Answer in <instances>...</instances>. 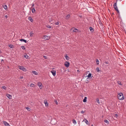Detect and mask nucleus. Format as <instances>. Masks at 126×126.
Here are the masks:
<instances>
[{
  "label": "nucleus",
  "instance_id": "f257e3e1",
  "mask_svg": "<svg viewBox=\"0 0 126 126\" xmlns=\"http://www.w3.org/2000/svg\"><path fill=\"white\" fill-rule=\"evenodd\" d=\"M118 99L120 100H123L124 99L123 94L122 93H119L118 94Z\"/></svg>",
  "mask_w": 126,
  "mask_h": 126
},
{
  "label": "nucleus",
  "instance_id": "f03ea898",
  "mask_svg": "<svg viewBox=\"0 0 126 126\" xmlns=\"http://www.w3.org/2000/svg\"><path fill=\"white\" fill-rule=\"evenodd\" d=\"M19 69L24 71H26V68L22 66H19Z\"/></svg>",
  "mask_w": 126,
  "mask_h": 126
},
{
  "label": "nucleus",
  "instance_id": "7ed1b4c3",
  "mask_svg": "<svg viewBox=\"0 0 126 126\" xmlns=\"http://www.w3.org/2000/svg\"><path fill=\"white\" fill-rule=\"evenodd\" d=\"M64 65L66 67H68L69 66L70 64L68 62L66 61L65 62Z\"/></svg>",
  "mask_w": 126,
  "mask_h": 126
},
{
  "label": "nucleus",
  "instance_id": "20e7f679",
  "mask_svg": "<svg viewBox=\"0 0 126 126\" xmlns=\"http://www.w3.org/2000/svg\"><path fill=\"white\" fill-rule=\"evenodd\" d=\"M40 89H41L42 87V83L40 82H38L37 83Z\"/></svg>",
  "mask_w": 126,
  "mask_h": 126
},
{
  "label": "nucleus",
  "instance_id": "39448f33",
  "mask_svg": "<svg viewBox=\"0 0 126 126\" xmlns=\"http://www.w3.org/2000/svg\"><path fill=\"white\" fill-rule=\"evenodd\" d=\"M51 72L52 73L54 76H55L56 75V71L53 70L51 71Z\"/></svg>",
  "mask_w": 126,
  "mask_h": 126
},
{
  "label": "nucleus",
  "instance_id": "423d86ee",
  "mask_svg": "<svg viewBox=\"0 0 126 126\" xmlns=\"http://www.w3.org/2000/svg\"><path fill=\"white\" fill-rule=\"evenodd\" d=\"M91 75H92L91 73H89L88 75L87 76V77H88L87 79H91L92 78Z\"/></svg>",
  "mask_w": 126,
  "mask_h": 126
},
{
  "label": "nucleus",
  "instance_id": "0eeeda50",
  "mask_svg": "<svg viewBox=\"0 0 126 126\" xmlns=\"http://www.w3.org/2000/svg\"><path fill=\"white\" fill-rule=\"evenodd\" d=\"M3 123L5 126H10L9 124L6 121H3Z\"/></svg>",
  "mask_w": 126,
  "mask_h": 126
},
{
  "label": "nucleus",
  "instance_id": "6e6552de",
  "mask_svg": "<svg viewBox=\"0 0 126 126\" xmlns=\"http://www.w3.org/2000/svg\"><path fill=\"white\" fill-rule=\"evenodd\" d=\"M45 39L46 40H48L50 39V37L49 36L45 35L44 36Z\"/></svg>",
  "mask_w": 126,
  "mask_h": 126
},
{
  "label": "nucleus",
  "instance_id": "1a4fd4ad",
  "mask_svg": "<svg viewBox=\"0 0 126 126\" xmlns=\"http://www.w3.org/2000/svg\"><path fill=\"white\" fill-rule=\"evenodd\" d=\"M6 96L9 99H12V96L10 94H6Z\"/></svg>",
  "mask_w": 126,
  "mask_h": 126
},
{
  "label": "nucleus",
  "instance_id": "9d476101",
  "mask_svg": "<svg viewBox=\"0 0 126 126\" xmlns=\"http://www.w3.org/2000/svg\"><path fill=\"white\" fill-rule=\"evenodd\" d=\"M44 103L45 105L47 107H48V104L46 100L44 101Z\"/></svg>",
  "mask_w": 126,
  "mask_h": 126
},
{
  "label": "nucleus",
  "instance_id": "9b49d317",
  "mask_svg": "<svg viewBox=\"0 0 126 126\" xmlns=\"http://www.w3.org/2000/svg\"><path fill=\"white\" fill-rule=\"evenodd\" d=\"M114 8L115 10L118 9L116 5V2L114 4Z\"/></svg>",
  "mask_w": 126,
  "mask_h": 126
},
{
  "label": "nucleus",
  "instance_id": "f8f14e48",
  "mask_svg": "<svg viewBox=\"0 0 126 126\" xmlns=\"http://www.w3.org/2000/svg\"><path fill=\"white\" fill-rule=\"evenodd\" d=\"M32 12L33 13H35V10L34 7L31 8Z\"/></svg>",
  "mask_w": 126,
  "mask_h": 126
},
{
  "label": "nucleus",
  "instance_id": "ddd939ff",
  "mask_svg": "<svg viewBox=\"0 0 126 126\" xmlns=\"http://www.w3.org/2000/svg\"><path fill=\"white\" fill-rule=\"evenodd\" d=\"M28 19L32 22H33V20L31 16L29 17L28 18Z\"/></svg>",
  "mask_w": 126,
  "mask_h": 126
},
{
  "label": "nucleus",
  "instance_id": "4468645a",
  "mask_svg": "<svg viewBox=\"0 0 126 126\" xmlns=\"http://www.w3.org/2000/svg\"><path fill=\"white\" fill-rule=\"evenodd\" d=\"M89 29H90V31L91 32H94V30L92 27H90Z\"/></svg>",
  "mask_w": 126,
  "mask_h": 126
},
{
  "label": "nucleus",
  "instance_id": "2eb2a0df",
  "mask_svg": "<svg viewBox=\"0 0 126 126\" xmlns=\"http://www.w3.org/2000/svg\"><path fill=\"white\" fill-rule=\"evenodd\" d=\"M24 57L26 59H29V57L26 54L24 55Z\"/></svg>",
  "mask_w": 126,
  "mask_h": 126
},
{
  "label": "nucleus",
  "instance_id": "dca6fc26",
  "mask_svg": "<svg viewBox=\"0 0 126 126\" xmlns=\"http://www.w3.org/2000/svg\"><path fill=\"white\" fill-rule=\"evenodd\" d=\"M87 97H84V99L83 100V101L84 102H86L87 101Z\"/></svg>",
  "mask_w": 126,
  "mask_h": 126
},
{
  "label": "nucleus",
  "instance_id": "f3484780",
  "mask_svg": "<svg viewBox=\"0 0 126 126\" xmlns=\"http://www.w3.org/2000/svg\"><path fill=\"white\" fill-rule=\"evenodd\" d=\"M33 33H32V32H30V35L31 37H32L33 36Z\"/></svg>",
  "mask_w": 126,
  "mask_h": 126
},
{
  "label": "nucleus",
  "instance_id": "a211bd4d",
  "mask_svg": "<svg viewBox=\"0 0 126 126\" xmlns=\"http://www.w3.org/2000/svg\"><path fill=\"white\" fill-rule=\"evenodd\" d=\"M32 73H33V74L35 75H37L38 73L36 71H32Z\"/></svg>",
  "mask_w": 126,
  "mask_h": 126
},
{
  "label": "nucleus",
  "instance_id": "6ab92c4d",
  "mask_svg": "<svg viewBox=\"0 0 126 126\" xmlns=\"http://www.w3.org/2000/svg\"><path fill=\"white\" fill-rule=\"evenodd\" d=\"M20 41H24L25 43H27V41H26V40L23 39H20Z\"/></svg>",
  "mask_w": 126,
  "mask_h": 126
},
{
  "label": "nucleus",
  "instance_id": "aec40b11",
  "mask_svg": "<svg viewBox=\"0 0 126 126\" xmlns=\"http://www.w3.org/2000/svg\"><path fill=\"white\" fill-rule=\"evenodd\" d=\"M70 17V15L69 14H68L66 16V19H69Z\"/></svg>",
  "mask_w": 126,
  "mask_h": 126
},
{
  "label": "nucleus",
  "instance_id": "412c9836",
  "mask_svg": "<svg viewBox=\"0 0 126 126\" xmlns=\"http://www.w3.org/2000/svg\"><path fill=\"white\" fill-rule=\"evenodd\" d=\"M78 31V30L76 28H74L73 30V32H77Z\"/></svg>",
  "mask_w": 126,
  "mask_h": 126
},
{
  "label": "nucleus",
  "instance_id": "4be33fe9",
  "mask_svg": "<svg viewBox=\"0 0 126 126\" xmlns=\"http://www.w3.org/2000/svg\"><path fill=\"white\" fill-rule=\"evenodd\" d=\"M117 83L119 85H123L121 83V82L120 81H118L117 82Z\"/></svg>",
  "mask_w": 126,
  "mask_h": 126
},
{
  "label": "nucleus",
  "instance_id": "5701e85b",
  "mask_svg": "<svg viewBox=\"0 0 126 126\" xmlns=\"http://www.w3.org/2000/svg\"><path fill=\"white\" fill-rule=\"evenodd\" d=\"M65 58L67 60H68L70 58L69 57L67 56H65Z\"/></svg>",
  "mask_w": 126,
  "mask_h": 126
},
{
  "label": "nucleus",
  "instance_id": "b1692460",
  "mask_svg": "<svg viewBox=\"0 0 126 126\" xmlns=\"http://www.w3.org/2000/svg\"><path fill=\"white\" fill-rule=\"evenodd\" d=\"M30 86L31 87H35V85L34 84H32V83L31 84V85H30Z\"/></svg>",
  "mask_w": 126,
  "mask_h": 126
},
{
  "label": "nucleus",
  "instance_id": "393cba45",
  "mask_svg": "<svg viewBox=\"0 0 126 126\" xmlns=\"http://www.w3.org/2000/svg\"><path fill=\"white\" fill-rule=\"evenodd\" d=\"M73 122L74 124L75 125L76 124V122L75 120L73 119Z\"/></svg>",
  "mask_w": 126,
  "mask_h": 126
},
{
  "label": "nucleus",
  "instance_id": "a878e982",
  "mask_svg": "<svg viewBox=\"0 0 126 126\" xmlns=\"http://www.w3.org/2000/svg\"><path fill=\"white\" fill-rule=\"evenodd\" d=\"M85 120H86V121H85V123H86V124H87L88 125L89 124V123L88 121L86 119H85Z\"/></svg>",
  "mask_w": 126,
  "mask_h": 126
},
{
  "label": "nucleus",
  "instance_id": "bb28decb",
  "mask_svg": "<svg viewBox=\"0 0 126 126\" xmlns=\"http://www.w3.org/2000/svg\"><path fill=\"white\" fill-rule=\"evenodd\" d=\"M26 109L27 110L29 111H30L31 110V109L29 108L28 107H27L26 108Z\"/></svg>",
  "mask_w": 126,
  "mask_h": 126
},
{
  "label": "nucleus",
  "instance_id": "cd10ccee",
  "mask_svg": "<svg viewBox=\"0 0 126 126\" xmlns=\"http://www.w3.org/2000/svg\"><path fill=\"white\" fill-rule=\"evenodd\" d=\"M104 122L106 123L109 124V122L108 120H104Z\"/></svg>",
  "mask_w": 126,
  "mask_h": 126
},
{
  "label": "nucleus",
  "instance_id": "c85d7f7f",
  "mask_svg": "<svg viewBox=\"0 0 126 126\" xmlns=\"http://www.w3.org/2000/svg\"><path fill=\"white\" fill-rule=\"evenodd\" d=\"M96 71L97 72H99L100 70L99 69L98 67H97L96 68Z\"/></svg>",
  "mask_w": 126,
  "mask_h": 126
},
{
  "label": "nucleus",
  "instance_id": "c756f323",
  "mask_svg": "<svg viewBox=\"0 0 126 126\" xmlns=\"http://www.w3.org/2000/svg\"><path fill=\"white\" fill-rule=\"evenodd\" d=\"M21 48L23 50H25L26 49L25 47L24 46H22L21 47Z\"/></svg>",
  "mask_w": 126,
  "mask_h": 126
},
{
  "label": "nucleus",
  "instance_id": "7c9ffc66",
  "mask_svg": "<svg viewBox=\"0 0 126 126\" xmlns=\"http://www.w3.org/2000/svg\"><path fill=\"white\" fill-rule=\"evenodd\" d=\"M3 7L4 8V9H5V10H6V9H7V6L6 5H5L4 6H3Z\"/></svg>",
  "mask_w": 126,
  "mask_h": 126
},
{
  "label": "nucleus",
  "instance_id": "2f4dec72",
  "mask_svg": "<svg viewBox=\"0 0 126 126\" xmlns=\"http://www.w3.org/2000/svg\"><path fill=\"white\" fill-rule=\"evenodd\" d=\"M96 63L97 64H98L99 63V61L98 59L96 60Z\"/></svg>",
  "mask_w": 126,
  "mask_h": 126
},
{
  "label": "nucleus",
  "instance_id": "473e14b6",
  "mask_svg": "<svg viewBox=\"0 0 126 126\" xmlns=\"http://www.w3.org/2000/svg\"><path fill=\"white\" fill-rule=\"evenodd\" d=\"M96 101L98 103V104H99L100 103V102H99V99L98 98H97L96 99Z\"/></svg>",
  "mask_w": 126,
  "mask_h": 126
},
{
  "label": "nucleus",
  "instance_id": "72a5a7b5",
  "mask_svg": "<svg viewBox=\"0 0 126 126\" xmlns=\"http://www.w3.org/2000/svg\"><path fill=\"white\" fill-rule=\"evenodd\" d=\"M48 28L50 29L51 28V26L49 25H47L46 26Z\"/></svg>",
  "mask_w": 126,
  "mask_h": 126
},
{
  "label": "nucleus",
  "instance_id": "f704fd0d",
  "mask_svg": "<svg viewBox=\"0 0 126 126\" xmlns=\"http://www.w3.org/2000/svg\"><path fill=\"white\" fill-rule=\"evenodd\" d=\"M2 88L4 89H5V90H6V87L5 86H3L2 87Z\"/></svg>",
  "mask_w": 126,
  "mask_h": 126
},
{
  "label": "nucleus",
  "instance_id": "c9c22d12",
  "mask_svg": "<svg viewBox=\"0 0 126 126\" xmlns=\"http://www.w3.org/2000/svg\"><path fill=\"white\" fill-rule=\"evenodd\" d=\"M114 116H115L116 118H117L118 117V115L117 114H115Z\"/></svg>",
  "mask_w": 126,
  "mask_h": 126
},
{
  "label": "nucleus",
  "instance_id": "e433bc0d",
  "mask_svg": "<svg viewBox=\"0 0 126 126\" xmlns=\"http://www.w3.org/2000/svg\"><path fill=\"white\" fill-rule=\"evenodd\" d=\"M54 101L55 102V103H56V104L57 105L58 103L57 101L56 100H54Z\"/></svg>",
  "mask_w": 126,
  "mask_h": 126
},
{
  "label": "nucleus",
  "instance_id": "4c0bfd02",
  "mask_svg": "<svg viewBox=\"0 0 126 126\" xmlns=\"http://www.w3.org/2000/svg\"><path fill=\"white\" fill-rule=\"evenodd\" d=\"M99 23L101 25H103V24L101 22V21H100L99 22Z\"/></svg>",
  "mask_w": 126,
  "mask_h": 126
},
{
  "label": "nucleus",
  "instance_id": "58836bf2",
  "mask_svg": "<svg viewBox=\"0 0 126 126\" xmlns=\"http://www.w3.org/2000/svg\"><path fill=\"white\" fill-rule=\"evenodd\" d=\"M85 111H84L83 110H82L81 111V113H82V114H83V113H84L85 112Z\"/></svg>",
  "mask_w": 126,
  "mask_h": 126
},
{
  "label": "nucleus",
  "instance_id": "ea45409f",
  "mask_svg": "<svg viewBox=\"0 0 126 126\" xmlns=\"http://www.w3.org/2000/svg\"><path fill=\"white\" fill-rule=\"evenodd\" d=\"M32 7L31 8H33L34 6V4L33 3H32Z\"/></svg>",
  "mask_w": 126,
  "mask_h": 126
},
{
  "label": "nucleus",
  "instance_id": "a19ab883",
  "mask_svg": "<svg viewBox=\"0 0 126 126\" xmlns=\"http://www.w3.org/2000/svg\"><path fill=\"white\" fill-rule=\"evenodd\" d=\"M13 45H10L9 47L11 48H13Z\"/></svg>",
  "mask_w": 126,
  "mask_h": 126
},
{
  "label": "nucleus",
  "instance_id": "79ce46f5",
  "mask_svg": "<svg viewBox=\"0 0 126 126\" xmlns=\"http://www.w3.org/2000/svg\"><path fill=\"white\" fill-rule=\"evenodd\" d=\"M44 58L45 59H47V56H44Z\"/></svg>",
  "mask_w": 126,
  "mask_h": 126
},
{
  "label": "nucleus",
  "instance_id": "37998d69",
  "mask_svg": "<svg viewBox=\"0 0 126 126\" xmlns=\"http://www.w3.org/2000/svg\"><path fill=\"white\" fill-rule=\"evenodd\" d=\"M118 13H119V11L118 10V9L116 10H115Z\"/></svg>",
  "mask_w": 126,
  "mask_h": 126
},
{
  "label": "nucleus",
  "instance_id": "c03bdc74",
  "mask_svg": "<svg viewBox=\"0 0 126 126\" xmlns=\"http://www.w3.org/2000/svg\"><path fill=\"white\" fill-rule=\"evenodd\" d=\"M55 24L56 25H58L59 24V23L58 22H57L55 23Z\"/></svg>",
  "mask_w": 126,
  "mask_h": 126
},
{
  "label": "nucleus",
  "instance_id": "a18cd8bd",
  "mask_svg": "<svg viewBox=\"0 0 126 126\" xmlns=\"http://www.w3.org/2000/svg\"><path fill=\"white\" fill-rule=\"evenodd\" d=\"M20 79H22L23 78V76H21L20 77Z\"/></svg>",
  "mask_w": 126,
  "mask_h": 126
},
{
  "label": "nucleus",
  "instance_id": "49530a36",
  "mask_svg": "<svg viewBox=\"0 0 126 126\" xmlns=\"http://www.w3.org/2000/svg\"><path fill=\"white\" fill-rule=\"evenodd\" d=\"M5 18H8V16L7 15L5 16Z\"/></svg>",
  "mask_w": 126,
  "mask_h": 126
},
{
  "label": "nucleus",
  "instance_id": "de8ad7c7",
  "mask_svg": "<svg viewBox=\"0 0 126 126\" xmlns=\"http://www.w3.org/2000/svg\"><path fill=\"white\" fill-rule=\"evenodd\" d=\"M105 63L106 64H108V63L107 62H105Z\"/></svg>",
  "mask_w": 126,
  "mask_h": 126
},
{
  "label": "nucleus",
  "instance_id": "09e8293b",
  "mask_svg": "<svg viewBox=\"0 0 126 126\" xmlns=\"http://www.w3.org/2000/svg\"><path fill=\"white\" fill-rule=\"evenodd\" d=\"M25 90V91L26 92H27V90Z\"/></svg>",
  "mask_w": 126,
  "mask_h": 126
},
{
  "label": "nucleus",
  "instance_id": "8fccbe9b",
  "mask_svg": "<svg viewBox=\"0 0 126 126\" xmlns=\"http://www.w3.org/2000/svg\"><path fill=\"white\" fill-rule=\"evenodd\" d=\"M2 61H4L3 60H1V61L2 62Z\"/></svg>",
  "mask_w": 126,
  "mask_h": 126
},
{
  "label": "nucleus",
  "instance_id": "3c124183",
  "mask_svg": "<svg viewBox=\"0 0 126 126\" xmlns=\"http://www.w3.org/2000/svg\"><path fill=\"white\" fill-rule=\"evenodd\" d=\"M91 126H94L93 125H92Z\"/></svg>",
  "mask_w": 126,
  "mask_h": 126
},
{
  "label": "nucleus",
  "instance_id": "603ef678",
  "mask_svg": "<svg viewBox=\"0 0 126 126\" xmlns=\"http://www.w3.org/2000/svg\"><path fill=\"white\" fill-rule=\"evenodd\" d=\"M1 53V51L0 50V53Z\"/></svg>",
  "mask_w": 126,
  "mask_h": 126
},
{
  "label": "nucleus",
  "instance_id": "864d4df0",
  "mask_svg": "<svg viewBox=\"0 0 126 126\" xmlns=\"http://www.w3.org/2000/svg\"><path fill=\"white\" fill-rule=\"evenodd\" d=\"M77 71L78 72L79 71V70H77Z\"/></svg>",
  "mask_w": 126,
  "mask_h": 126
}]
</instances>
